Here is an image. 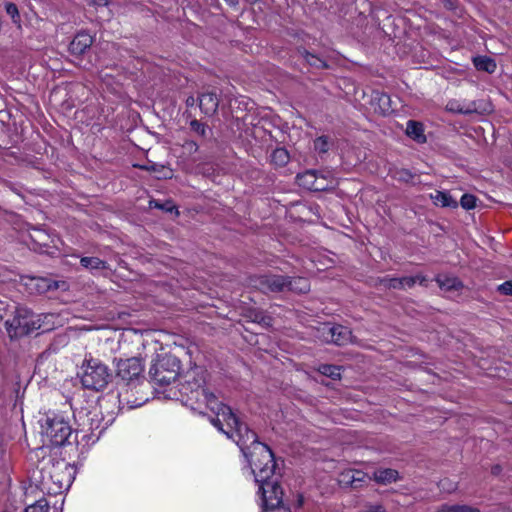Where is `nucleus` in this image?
<instances>
[{"label":"nucleus","instance_id":"obj_1","mask_svg":"<svg viewBox=\"0 0 512 512\" xmlns=\"http://www.w3.org/2000/svg\"><path fill=\"white\" fill-rule=\"evenodd\" d=\"M195 375H198L197 369L188 372V379L180 385L182 401L186 404L204 402L215 412V417L211 419L212 425L238 445L249 463L255 481L259 484L262 512L279 507L282 504L283 491L277 482L272 480L275 471L273 452L265 443L258 440L255 432L240 422L229 406L218 403L214 394L204 389V380L196 379Z\"/></svg>","mask_w":512,"mask_h":512},{"label":"nucleus","instance_id":"obj_2","mask_svg":"<svg viewBox=\"0 0 512 512\" xmlns=\"http://www.w3.org/2000/svg\"><path fill=\"white\" fill-rule=\"evenodd\" d=\"M44 471L47 476L43 478L42 489L53 495L69 490L77 473L74 465L64 460L53 462Z\"/></svg>","mask_w":512,"mask_h":512},{"label":"nucleus","instance_id":"obj_3","mask_svg":"<svg viewBox=\"0 0 512 512\" xmlns=\"http://www.w3.org/2000/svg\"><path fill=\"white\" fill-rule=\"evenodd\" d=\"M77 376L85 389L93 391L104 390L111 380L109 367L101 360L86 356L83 360Z\"/></svg>","mask_w":512,"mask_h":512},{"label":"nucleus","instance_id":"obj_4","mask_svg":"<svg viewBox=\"0 0 512 512\" xmlns=\"http://www.w3.org/2000/svg\"><path fill=\"white\" fill-rule=\"evenodd\" d=\"M41 429L44 441L52 446L65 445L72 435L69 417L62 412H48L41 421Z\"/></svg>","mask_w":512,"mask_h":512},{"label":"nucleus","instance_id":"obj_5","mask_svg":"<svg viewBox=\"0 0 512 512\" xmlns=\"http://www.w3.org/2000/svg\"><path fill=\"white\" fill-rule=\"evenodd\" d=\"M35 313L24 306H17L5 319L4 325L11 338L28 335L36 331Z\"/></svg>","mask_w":512,"mask_h":512},{"label":"nucleus","instance_id":"obj_6","mask_svg":"<svg viewBox=\"0 0 512 512\" xmlns=\"http://www.w3.org/2000/svg\"><path fill=\"white\" fill-rule=\"evenodd\" d=\"M180 374V361L171 354L158 356L149 369L151 381L158 386L174 382Z\"/></svg>","mask_w":512,"mask_h":512},{"label":"nucleus","instance_id":"obj_7","mask_svg":"<svg viewBox=\"0 0 512 512\" xmlns=\"http://www.w3.org/2000/svg\"><path fill=\"white\" fill-rule=\"evenodd\" d=\"M86 425L88 426V430L83 428L76 431L75 435L77 445H82L83 448L96 443L108 427L107 423L103 422L102 413L97 411L88 413Z\"/></svg>","mask_w":512,"mask_h":512},{"label":"nucleus","instance_id":"obj_8","mask_svg":"<svg viewBox=\"0 0 512 512\" xmlns=\"http://www.w3.org/2000/svg\"><path fill=\"white\" fill-rule=\"evenodd\" d=\"M116 375L127 385H136L144 379V364L137 357L120 359L116 364Z\"/></svg>","mask_w":512,"mask_h":512},{"label":"nucleus","instance_id":"obj_9","mask_svg":"<svg viewBox=\"0 0 512 512\" xmlns=\"http://www.w3.org/2000/svg\"><path fill=\"white\" fill-rule=\"evenodd\" d=\"M25 285L32 293L45 294L47 292L66 287V282L56 281L47 277L32 276L27 277Z\"/></svg>","mask_w":512,"mask_h":512},{"label":"nucleus","instance_id":"obj_10","mask_svg":"<svg viewBox=\"0 0 512 512\" xmlns=\"http://www.w3.org/2000/svg\"><path fill=\"white\" fill-rule=\"evenodd\" d=\"M322 334L324 340L327 342H332L336 345H345L351 341L352 333L349 328L342 325H324L322 327Z\"/></svg>","mask_w":512,"mask_h":512},{"label":"nucleus","instance_id":"obj_11","mask_svg":"<svg viewBox=\"0 0 512 512\" xmlns=\"http://www.w3.org/2000/svg\"><path fill=\"white\" fill-rule=\"evenodd\" d=\"M369 479L361 470L347 469L340 473L339 484L344 487L359 488Z\"/></svg>","mask_w":512,"mask_h":512},{"label":"nucleus","instance_id":"obj_12","mask_svg":"<svg viewBox=\"0 0 512 512\" xmlns=\"http://www.w3.org/2000/svg\"><path fill=\"white\" fill-rule=\"evenodd\" d=\"M287 277L264 275L259 278V288L264 292H282L286 290Z\"/></svg>","mask_w":512,"mask_h":512},{"label":"nucleus","instance_id":"obj_13","mask_svg":"<svg viewBox=\"0 0 512 512\" xmlns=\"http://www.w3.org/2000/svg\"><path fill=\"white\" fill-rule=\"evenodd\" d=\"M93 44V38L90 34L82 31L75 35L70 42L69 51L72 55L80 56L86 52Z\"/></svg>","mask_w":512,"mask_h":512},{"label":"nucleus","instance_id":"obj_14","mask_svg":"<svg viewBox=\"0 0 512 512\" xmlns=\"http://www.w3.org/2000/svg\"><path fill=\"white\" fill-rule=\"evenodd\" d=\"M36 331L49 332L61 325L60 316L56 313L35 314Z\"/></svg>","mask_w":512,"mask_h":512},{"label":"nucleus","instance_id":"obj_15","mask_svg":"<svg viewBox=\"0 0 512 512\" xmlns=\"http://www.w3.org/2000/svg\"><path fill=\"white\" fill-rule=\"evenodd\" d=\"M199 107L206 116H212L216 113L219 106V98L213 92L202 93L198 97Z\"/></svg>","mask_w":512,"mask_h":512},{"label":"nucleus","instance_id":"obj_16","mask_svg":"<svg viewBox=\"0 0 512 512\" xmlns=\"http://www.w3.org/2000/svg\"><path fill=\"white\" fill-rule=\"evenodd\" d=\"M13 459L11 449L7 441L0 435V473L9 474L12 470Z\"/></svg>","mask_w":512,"mask_h":512},{"label":"nucleus","instance_id":"obj_17","mask_svg":"<svg viewBox=\"0 0 512 512\" xmlns=\"http://www.w3.org/2000/svg\"><path fill=\"white\" fill-rule=\"evenodd\" d=\"M431 199L436 206L457 208L458 201L448 191H438L431 194Z\"/></svg>","mask_w":512,"mask_h":512},{"label":"nucleus","instance_id":"obj_18","mask_svg":"<svg viewBox=\"0 0 512 512\" xmlns=\"http://www.w3.org/2000/svg\"><path fill=\"white\" fill-rule=\"evenodd\" d=\"M298 53L306 61V63L313 68H316V69H328L329 68L328 63L324 58L309 52L305 48L298 49Z\"/></svg>","mask_w":512,"mask_h":512},{"label":"nucleus","instance_id":"obj_19","mask_svg":"<svg viewBox=\"0 0 512 512\" xmlns=\"http://www.w3.org/2000/svg\"><path fill=\"white\" fill-rule=\"evenodd\" d=\"M406 134L418 143L426 142V136L424 135V128L422 123L409 120L407 122Z\"/></svg>","mask_w":512,"mask_h":512},{"label":"nucleus","instance_id":"obj_20","mask_svg":"<svg viewBox=\"0 0 512 512\" xmlns=\"http://www.w3.org/2000/svg\"><path fill=\"white\" fill-rule=\"evenodd\" d=\"M150 209H158L164 213L178 216V208L172 200L152 199L149 201Z\"/></svg>","mask_w":512,"mask_h":512},{"label":"nucleus","instance_id":"obj_21","mask_svg":"<svg viewBox=\"0 0 512 512\" xmlns=\"http://www.w3.org/2000/svg\"><path fill=\"white\" fill-rule=\"evenodd\" d=\"M335 187V180L328 173L327 175L318 172L315 180V185L313 188L314 192H323L332 190Z\"/></svg>","mask_w":512,"mask_h":512},{"label":"nucleus","instance_id":"obj_22","mask_svg":"<svg viewBox=\"0 0 512 512\" xmlns=\"http://www.w3.org/2000/svg\"><path fill=\"white\" fill-rule=\"evenodd\" d=\"M436 281L439 287L445 291L459 290L463 286L462 282L454 276L439 275L437 276Z\"/></svg>","mask_w":512,"mask_h":512},{"label":"nucleus","instance_id":"obj_23","mask_svg":"<svg viewBox=\"0 0 512 512\" xmlns=\"http://www.w3.org/2000/svg\"><path fill=\"white\" fill-rule=\"evenodd\" d=\"M473 64L478 71L494 73L497 65L494 59L488 56H476L473 58Z\"/></svg>","mask_w":512,"mask_h":512},{"label":"nucleus","instance_id":"obj_24","mask_svg":"<svg viewBox=\"0 0 512 512\" xmlns=\"http://www.w3.org/2000/svg\"><path fill=\"white\" fill-rule=\"evenodd\" d=\"M80 263L83 268L89 270L90 272L104 270L108 268L107 262L101 260L98 257H81Z\"/></svg>","mask_w":512,"mask_h":512},{"label":"nucleus","instance_id":"obj_25","mask_svg":"<svg viewBox=\"0 0 512 512\" xmlns=\"http://www.w3.org/2000/svg\"><path fill=\"white\" fill-rule=\"evenodd\" d=\"M464 115L484 114L491 110L490 105L482 100L465 101Z\"/></svg>","mask_w":512,"mask_h":512},{"label":"nucleus","instance_id":"obj_26","mask_svg":"<svg viewBox=\"0 0 512 512\" xmlns=\"http://www.w3.org/2000/svg\"><path fill=\"white\" fill-rule=\"evenodd\" d=\"M286 290L293 291L296 293H306L310 289V284L307 278L296 277L292 279L287 278Z\"/></svg>","mask_w":512,"mask_h":512},{"label":"nucleus","instance_id":"obj_27","mask_svg":"<svg viewBox=\"0 0 512 512\" xmlns=\"http://www.w3.org/2000/svg\"><path fill=\"white\" fill-rule=\"evenodd\" d=\"M317 174L318 171L316 170H307L303 173H299L297 175V182L299 186L313 191Z\"/></svg>","mask_w":512,"mask_h":512},{"label":"nucleus","instance_id":"obj_28","mask_svg":"<svg viewBox=\"0 0 512 512\" xmlns=\"http://www.w3.org/2000/svg\"><path fill=\"white\" fill-rule=\"evenodd\" d=\"M374 101H377L379 111L383 115H388L394 111L391 105V98L387 93L377 92L373 97Z\"/></svg>","mask_w":512,"mask_h":512},{"label":"nucleus","instance_id":"obj_29","mask_svg":"<svg viewBox=\"0 0 512 512\" xmlns=\"http://www.w3.org/2000/svg\"><path fill=\"white\" fill-rule=\"evenodd\" d=\"M290 160L289 152L284 147H278L271 154V162L278 167H284Z\"/></svg>","mask_w":512,"mask_h":512},{"label":"nucleus","instance_id":"obj_30","mask_svg":"<svg viewBox=\"0 0 512 512\" xmlns=\"http://www.w3.org/2000/svg\"><path fill=\"white\" fill-rule=\"evenodd\" d=\"M30 238L33 242L40 246L48 247V239L50 238L49 234L46 233L44 229H41L39 226H30Z\"/></svg>","mask_w":512,"mask_h":512},{"label":"nucleus","instance_id":"obj_31","mask_svg":"<svg viewBox=\"0 0 512 512\" xmlns=\"http://www.w3.org/2000/svg\"><path fill=\"white\" fill-rule=\"evenodd\" d=\"M375 480L379 483H391L398 478V472L394 469H382L374 473Z\"/></svg>","mask_w":512,"mask_h":512},{"label":"nucleus","instance_id":"obj_32","mask_svg":"<svg viewBox=\"0 0 512 512\" xmlns=\"http://www.w3.org/2000/svg\"><path fill=\"white\" fill-rule=\"evenodd\" d=\"M426 277L423 275H416V276H405L401 278V289L404 288H411L413 287L417 282H419L421 285H424L426 282Z\"/></svg>","mask_w":512,"mask_h":512},{"label":"nucleus","instance_id":"obj_33","mask_svg":"<svg viewBox=\"0 0 512 512\" xmlns=\"http://www.w3.org/2000/svg\"><path fill=\"white\" fill-rule=\"evenodd\" d=\"M436 512H479V510L467 505H443Z\"/></svg>","mask_w":512,"mask_h":512},{"label":"nucleus","instance_id":"obj_34","mask_svg":"<svg viewBox=\"0 0 512 512\" xmlns=\"http://www.w3.org/2000/svg\"><path fill=\"white\" fill-rule=\"evenodd\" d=\"M318 371L332 379L340 378V367L335 365L323 364L319 366Z\"/></svg>","mask_w":512,"mask_h":512},{"label":"nucleus","instance_id":"obj_35","mask_svg":"<svg viewBox=\"0 0 512 512\" xmlns=\"http://www.w3.org/2000/svg\"><path fill=\"white\" fill-rule=\"evenodd\" d=\"M190 129L203 138H206L208 132L210 131L209 128L204 123L196 119L190 122Z\"/></svg>","mask_w":512,"mask_h":512},{"label":"nucleus","instance_id":"obj_36","mask_svg":"<svg viewBox=\"0 0 512 512\" xmlns=\"http://www.w3.org/2000/svg\"><path fill=\"white\" fill-rule=\"evenodd\" d=\"M6 13L11 17L13 23L17 24L20 23V14L18 11V7L15 3L12 2H6L4 4Z\"/></svg>","mask_w":512,"mask_h":512},{"label":"nucleus","instance_id":"obj_37","mask_svg":"<svg viewBox=\"0 0 512 512\" xmlns=\"http://www.w3.org/2000/svg\"><path fill=\"white\" fill-rule=\"evenodd\" d=\"M314 149L319 154H324L329 150V140L327 136H320L314 140Z\"/></svg>","mask_w":512,"mask_h":512},{"label":"nucleus","instance_id":"obj_38","mask_svg":"<svg viewBox=\"0 0 512 512\" xmlns=\"http://www.w3.org/2000/svg\"><path fill=\"white\" fill-rule=\"evenodd\" d=\"M465 107H466L465 101L461 102V101L455 100V99L448 101V103L446 105V109L449 112L463 114V115H464Z\"/></svg>","mask_w":512,"mask_h":512},{"label":"nucleus","instance_id":"obj_39","mask_svg":"<svg viewBox=\"0 0 512 512\" xmlns=\"http://www.w3.org/2000/svg\"><path fill=\"white\" fill-rule=\"evenodd\" d=\"M25 512H49V505L45 499H40L34 504L29 505Z\"/></svg>","mask_w":512,"mask_h":512},{"label":"nucleus","instance_id":"obj_40","mask_svg":"<svg viewBox=\"0 0 512 512\" xmlns=\"http://www.w3.org/2000/svg\"><path fill=\"white\" fill-rule=\"evenodd\" d=\"M477 202V198L472 194H463L460 198V205L465 210H470L475 208Z\"/></svg>","mask_w":512,"mask_h":512},{"label":"nucleus","instance_id":"obj_41","mask_svg":"<svg viewBox=\"0 0 512 512\" xmlns=\"http://www.w3.org/2000/svg\"><path fill=\"white\" fill-rule=\"evenodd\" d=\"M380 284L389 289H401V278L384 277L380 279Z\"/></svg>","mask_w":512,"mask_h":512},{"label":"nucleus","instance_id":"obj_42","mask_svg":"<svg viewBox=\"0 0 512 512\" xmlns=\"http://www.w3.org/2000/svg\"><path fill=\"white\" fill-rule=\"evenodd\" d=\"M497 291L506 296H512V280L505 281L497 286Z\"/></svg>","mask_w":512,"mask_h":512},{"label":"nucleus","instance_id":"obj_43","mask_svg":"<svg viewBox=\"0 0 512 512\" xmlns=\"http://www.w3.org/2000/svg\"><path fill=\"white\" fill-rule=\"evenodd\" d=\"M183 147L190 153L196 152L198 150V144L193 140L185 141Z\"/></svg>","mask_w":512,"mask_h":512},{"label":"nucleus","instance_id":"obj_44","mask_svg":"<svg viewBox=\"0 0 512 512\" xmlns=\"http://www.w3.org/2000/svg\"><path fill=\"white\" fill-rule=\"evenodd\" d=\"M92 4L96 7H106L109 5L108 0H92Z\"/></svg>","mask_w":512,"mask_h":512},{"label":"nucleus","instance_id":"obj_45","mask_svg":"<svg viewBox=\"0 0 512 512\" xmlns=\"http://www.w3.org/2000/svg\"><path fill=\"white\" fill-rule=\"evenodd\" d=\"M367 512H386L381 505L370 506Z\"/></svg>","mask_w":512,"mask_h":512},{"label":"nucleus","instance_id":"obj_46","mask_svg":"<svg viewBox=\"0 0 512 512\" xmlns=\"http://www.w3.org/2000/svg\"><path fill=\"white\" fill-rule=\"evenodd\" d=\"M196 102V99L193 97V96H189L187 99H186V106L187 107H193L194 104Z\"/></svg>","mask_w":512,"mask_h":512},{"label":"nucleus","instance_id":"obj_47","mask_svg":"<svg viewBox=\"0 0 512 512\" xmlns=\"http://www.w3.org/2000/svg\"><path fill=\"white\" fill-rule=\"evenodd\" d=\"M225 2H226L228 5L235 7V6H237V5H238L239 0H225Z\"/></svg>","mask_w":512,"mask_h":512},{"label":"nucleus","instance_id":"obj_48","mask_svg":"<svg viewBox=\"0 0 512 512\" xmlns=\"http://www.w3.org/2000/svg\"><path fill=\"white\" fill-rule=\"evenodd\" d=\"M264 317L263 316H259V315H255V319L254 321H257V322H261V321H264Z\"/></svg>","mask_w":512,"mask_h":512},{"label":"nucleus","instance_id":"obj_49","mask_svg":"<svg viewBox=\"0 0 512 512\" xmlns=\"http://www.w3.org/2000/svg\"><path fill=\"white\" fill-rule=\"evenodd\" d=\"M498 471H499V467H498V466H495V467L493 468V473H498Z\"/></svg>","mask_w":512,"mask_h":512},{"label":"nucleus","instance_id":"obj_50","mask_svg":"<svg viewBox=\"0 0 512 512\" xmlns=\"http://www.w3.org/2000/svg\"><path fill=\"white\" fill-rule=\"evenodd\" d=\"M139 405H141V404L139 403V404L129 405V406H128V408H130V409H131V408H135V407H137V406H139Z\"/></svg>","mask_w":512,"mask_h":512},{"label":"nucleus","instance_id":"obj_51","mask_svg":"<svg viewBox=\"0 0 512 512\" xmlns=\"http://www.w3.org/2000/svg\"><path fill=\"white\" fill-rule=\"evenodd\" d=\"M119 404L122 406V408L124 407V403L122 402L121 398H119Z\"/></svg>","mask_w":512,"mask_h":512},{"label":"nucleus","instance_id":"obj_52","mask_svg":"<svg viewBox=\"0 0 512 512\" xmlns=\"http://www.w3.org/2000/svg\"><path fill=\"white\" fill-rule=\"evenodd\" d=\"M249 3H255L257 0H246Z\"/></svg>","mask_w":512,"mask_h":512}]
</instances>
